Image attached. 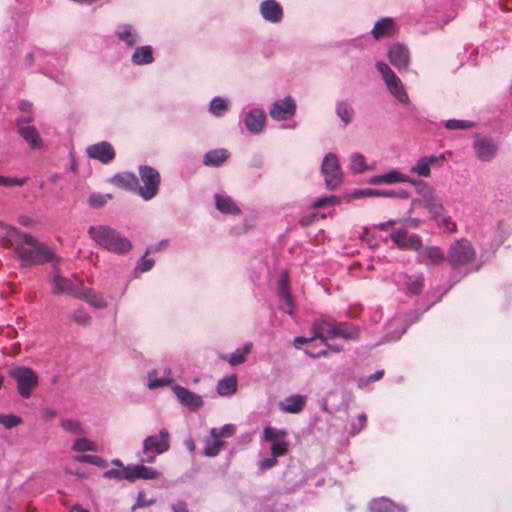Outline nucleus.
Instances as JSON below:
<instances>
[{"label": "nucleus", "mask_w": 512, "mask_h": 512, "mask_svg": "<svg viewBox=\"0 0 512 512\" xmlns=\"http://www.w3.org/2000/svg\"><path fill=\"white\" fill-rule=\"evenodd\" d=\"M15 256L23 266H35L51 263L54 268L59 263V258L54 251L44 242L38 241L28 233H22L13 248Z\"/></svg>", "instance_id": "nucleus-1"}, {"label": "nucleus", "mask_w": 512, "mask_h": 512, "mask_svg": "<svg viewBox=\"0 0 512 512\" xmlns=\"http://www.w3.org/2000/svg\"><path fill=\"white\" fill-rule=\"evenodd\" d=\"M312 332L323 342L341 338L356 340L359 337V328L350 322H338L328 315H321L312 324Z\"/></svg>", "instance_id": "nucleus-2"}, {"label": "nucleus", "mask_w": 512, "mask_h": 512, "mask_svg": "<svg viewBox=\"0 0 512 512\" xmlns=\"http://www.w3.org/2000/svg\"><path fill=\"white\" fill-rule=\"evenodd\" d=\"M88 234L97 245L116 254H125L132 248L129 239L107 225L90 226Z\"/></svg>", "instance_id": "nucleus-3"}, {"label": "nucleus", "mask_w": 512, "mask_h": 512, "mask_svg": "<svg viewBox=\"0 0 512 512\" xmlns=\"http://www.w3.org/2000/svg\"><path fill=\"white\" fill-rule=\"evenodd\" d=\"M476 251L467 239H460L453 242L447 254V261L453 270L462 271L465 274L477 271L480 265H474Z\"/></svg>", "instance_id": "nucleus-4"}, {"label": "nucleus", "mask_w": 512, "mask_h": 512, "mask_svg": "<svg viewBox=\"0 0 512 512\" xmlns=\"http://www.w3.org/2000/svg\"><path fill=\"white\" fill-rule=\"evenodd\" d=\"M412 185L415 186L416 193L420 198L412 200L409 212L416 206H422L427 209L431 217L440 216L441 211H444L445 208L442 199L437 195L434 188L422 180L412 181Z\"/></svg>", "instance_id": "nucleus-5"}, {"label": "nucleus", "mask_w": 512, "mask_h": 512, "mask_svg": "<svg viewBox=\"0 0 512 512\" xmlns=\"http://www.w3.org/2000/svg\"><path fill=\"white\" fill-rule=\"evenodd\" d=\"M170 449V434L166 428H161L156 435L147 436L142 443L141 451L138 456L142 463L152 464L156 457L167 452Z\"/></svg>", "instance_id": "nucleus-6"}, {"label": "nucleus", "mask_w": 512, "mask_h": 512, "mask_svg": "<svg viewBox=\"0 0 512 512\" xmlns=\"http://www.w3.org/2000/svg\"><path fill=\"white\" fill-rule=\"evenodd\" d=\"M8 374L16 381L19 395L24 399L30 398L39 383L37 374L26 366L12 367Z\"/></svg>", "instance_id": "nucleus-7"}, {"label": "nucleus", "mask_w": 512, "mask_h": 512, "mask_svg": "<svg viewBox=\"0 0 512 512\" xmlns=\"http://www.w3.org/2000/svg\"><path fill=\"white\" fill-rule=\"evenodd\" d=\"M139 175L142 185L138 184L137 194L145 201L153 199L159 191L161 176L150 166H140Z\"/></svg>", "instance_id": "nucleus-8"}, {"label": "nucleus", "mask_w": 512, "mask_h": 512, "mask_svg": "<svg viewBox=\"0 0 512 512\" xmlns=\"http://www.w3.org/2000/svg\"><path fill=\"white\" fill-rule=\"evenodd\" d=\"M376 68L381 74L388 91L402 104L409 103V97L399 77L385 62L376 63Z\"/></svg>", "instance_id": "nucleus-9"}, {"label": "nucleus", "mask_w": 512, "mask_h": 512, "mask_svg": "<svg viewBox=\"0 0 512 512\" xmlns=\"http://www.w3.org/2000/svg\"><path fill=\"white\" fill-rule=\"evenodd\" d=\"M321 172L324 176L327 188L334 190L342 181V171L338 158L333 153H328L322 162Z\"/></svg>", "instance_id": "nucleus-10"}, {"label": "nucleus", "mask_w": 512, "mask_h": 512, "mask_svg": "<svg viewBox=\"0 0 512 512\" xmlns=\"http://www.w3.org/2000/svg\"><path fill=\"white\" fill-rule=\"evenodd\" d=\"M473 149L480 161L490 162L498 153L499 143L491 137L476 136L473 141Z\"/></svg>", "instance_id": "nucleus-11"}, {"label": "nucleus", "mask_w": 512, "mask_h": 512, "mask_svg": "<svg viewBox=\"0 0 512 512\" xmlns=\"http://www.w3.org/2000/svg\"><path fill=\"white\" fill-rule=\"evenodd\" d=\"M32 121L31 116H21L17 119L18 132L20 136L26 141L31 149H41L43 141L34 126L29 125Z\"/></svg>", "instance_id": "nucleus-12"}, {"label": "nucleus", "mask_w": 512, "mask_h": 512, "mask_svg": "<svg viewBox=\"0 0 512 512\" xmlns=\"http://www.w3.org/2000/svg\"><path fill=\"white\" fill-rule=\"evenodd\" d=\"M296 111V104L292 97L287 96L284 99L275 101L270 109V116L277 121L286 120L292 117Z\"/></svg>", "instance_id": "nucleus-13"}, {"label": "nucleus", "mask_w": 512, "mask_h": 512, "mask_svg": "<svg viewBox=\"0 0 512 512\" xmlns=\"http://www.w3.org/2000/svg\"><path fill=\"white\" fill-rule=\"evenodd\" d=\"M352 196L354 198H361V197H385V198H399V199H407L409 198L410 194L405 189H372V188H366V189H359L355 190L352 193Z\"/></svg>", "instance_id": "nucleus-14"}, {"label": "nucleus", "mask_w": 512, "mask_h": 512, "mask_svg": "<svg viewBox=\"0 0 512 512\" xmlns=\"http://www.w3.org/2000/svg\"><path fill=\"white\" fill-rule=\"evenodd\" d=\"M172 390L177 400L191 411H196L203 405L202 397L185 387L174 385Z\"/></svg>", "instance_id": "nucleus-15"}, {"label": "nucleus", "mask_w": 512, "mask_h": 512, "mask_svg": "<svg viewBox=\"0 0 512 512\" xmlns=\"http://www.w3.org/2000/svg\"><path fill=\"white\" fill-rule=\"evenodd\" d=\"M86 151L90 158L99 160L103 164H108L115 158L114 148L106 141L91 145Z\"/></svg>", "instance_id": "nucleus-16"}, {"label": "nucleus", "mask_w": 512, "mask_h": 512, "mask_svg": "<svg viewBox=\"0 0 512 512\" xmlns=\"http://www.w3.org/2000/svg\"><path fill=\"white\" fill-rule=\"evenodd\" d=\"M415 181L407 174L401 173L396 169L390 170L389 172L372 176L369 179V183L372 185L381 184H395V183H411Z\"/></svg>", "instance_id": "nucleus-17"}, {"label": "nucleus", "mask_w": 512, "mask_h": 512, "mask_svg": "<svg viewBox=\"0 0 512 512\" xmlns=\"http://www.w3.org/2000/svg\"><path fill=\"white\" fill-rule=\"evenodd\" d=\"M278 294L281 301V310L285 313L292 315L294 311V300L289 291V280L287 273H283L279 280Z\"/></svg>", "instance_id": "nucleus-18"}, {"label": "nucleus", "mask_w": 512, "mask_h": 512, "mask_svg": "<svg viewBox=\"0 0 512 512\" xmlns=\"http://www.w3.org/2000/svg\"><path fill=\"white\" fill-rule=\"evenodd\" d=\"M127 472L126 480L130 482H134L137 479H156L160 475L154 468L147 467L143 464L127 465Z\"/></svg>", "instance_id": "nucleus-19"}, {"label": "nucleus", "mask_w": 512, "mask_h": 512, "mask_svg": "<svg viewBox=\"0 0 512 512\" xmlns=\"http://www.w3.org/2000/svg\"><path fill=\"white\" fill-rule=\"evenodd\" d=\"M307 402V397L300 394H293L278 403L279 410L283 413L298 414Z\"/></svg>", "instance_id": "nucleus-20"}, {"label": "nucleus", "mask_w": 512, "mask_h": 512, "mask_svg": "<svg viewBox=\"0 0 512 512\" xmlns=\"http://www.w3.org/2000/svg\"><path fill=\"white\" fill-rule=\"evenodd\" d=\"M266 120L264 111L260 108L251 109L244 118V123L249 132L258 134L263 130Z\"/></svg>", "instance_id": "nucleus-21"}, {"label": "nucleus", "mask_w": 512, "mask_h": 512, "mask_svg": "<svg viewBox=\"0 0 512 512\" xmlns=\"http://www.w3.org/2000/svg\"><path fill=\"white\" fill-rule=\"evenodd\" d=\"M390 63L398 70H406L409 65V51L401 44L393 45L388 51Z\"/></svg>", "instance_id": "nucleus-22"}, {"label": "nucleus", "mask_w": 512, "mask_h": 512, "mask_svg": "<svg viewBox=\"0 0 512 512\" xmlns=\"http://www.w3.org/2000/svg\"><path fill=\"white\" fill-rule=\"evenodd\" d=\"M260 13L262 17L271 23H278L283 18V10L275 0H265L260 4Z\"/></svg>", "instance_id": "nucleus-23"}, {"label": "nucleus", "mask_w": 512, "mask_h": 512, "mask_svg": "<svg viewBox=\"0 0 512 512\" xmlns=\"http://www.w3.org/2000/svg\"><path fill=\"white\" fill-rule=\"evenodd\" d=\"M445 260V255L438 247L429 246L424 248L418 256V262L426 266L439 265Z\"/></svg>", "instance_id": "nucleus-24"}, {"label": "nucleus", "mask_w": 512, "mask_h": 512, "mask_svg": "<svg viewBox=\"0 0 512 512\" xmlns=\"http://www.w3.org/2000/svg\"><path fill=\"white\" fill-rule=\"evenodd\" d=\"M52 282H53V289H52L53 294L67 293L74 297H81V295L79 294V289L74 285V283L71 280H69L59 274H56L53 277Z\"/></svg>", "instance_id": "nucleus-25"}, {"label": "nucleus", "mask_w": 512, "mask_h": 512, "mask_svg": "<svg viewBox=\"0 0 512 512\" xmlns=\"http://www.w3.org/2000/svg\"><path fill=\"white\" fill-rule=\"evenodd\" d=\"M21 234L22 232L15 227L0 221V244L3 247L14 248Z\"/></svg>", "instance_id": "nucleus-26"}, {"label": "nucleus", "mask_w": 512, "mask_h": 512, "mask_svg": "<svg viewBox=\"0 0 512 512\" xmlns=\"http://www.w3.org/2000/svg\"><path fill=\"white\" fill-rule=\"evenodd\" d=\"M111 182L120 188L134 191L137 193L139 180L133 173H118L112 177Z\"/></svg>", "instance_id": "nucleus-27"}, {"label": "nucleus", "mask_w": 512, "mask_h": 512, "mask_svg": "<svg viewBox=\"0 0 512 512\" xmlns=\"http://www.w3.org/2000/svg\"><path fill=\"white\" fill-rule=\"evenodd\" d=\"M395 33V23L392 18H382L377 21L372 29L373 37L378 40L382 37H390Z\"/></svg>", "instance_id": "nucleus-28"}, {"label": "nucleus", "mask_w": 512, "mask_h": 512, "mask_svg": "<svg viewBox=\"0 0 512 512\" xmlns=\"http://www.w3.org/2000/svg\"><path fill=\"white\" fill-rule=\"evenodd\" d=\"M214 198L215 206L220 212L233 215L240 213L239 207L228 195L217 193Z\"/></svg>", "instance_id": "nucleus-29"}, {"label": "nucleus", "mask_w": 512, "mask_h": 512, "mask_svg": "<svg viewBox=\"0 0 512 512\" xmlns=\"http://www.w3.org/2000/svg\"><path fill=\"white\" fill-rule=\"evenodd\" d=\"M370 509L372 512H406L404 507L394 504L385 497L372 500Z\"/></svg>", "instance_id": "nucleus-30"}, {"label": "nucleus", "mask_w": 512, "mask_h": 512, "mask_svg": "<svg viewBox=\"0 0 512 512\" xmlns=\"http://www.w3.org/2000/svg\"><path fill=\"white\" fill-rule=\"evenodd\" d=\"M116 35L119 40L123 41L127 46H133L138 40V34L135 29L128 24H121L116 29Z\"/></svg>", "instance_id": "nucleus-31"}, {"label": "nucleus", "mask_w": 512, "mask_h": 512, "mask_svg": "<svg viewBox=\"0 0 512 512\" xmlns=\"http://www.w3.org/2000/svg\"><path fill=\"white\" fill-rule=\"evenodd\" d=\"M252 343L247 342L243 347L236 349L233 353L223 357L232 366H236L245 362L247 355L251 352Z\"/></svg>", "instance_id": "nucleus-32"}, {"label": "nucleus", "mask_w": 512, "mask_h": 512, "mask_svg": "<svg viewBox=\"0 0 512 512\" xmlns=\"http://www.w3.org/2000/svg\"><path fill=\"white\" fill-rule=\"evenodd\" d=\"M228 156L227 150L215 149L205 154L203 162L206 166H220Z\"/></svg>", "instance_id": "nucleus-33"}, {"label": "nucleus", "mask_w": 512, "mask_h": 512, "mask_svg": "<svg viewBox=\"0 0 512 512\" xmlns=\"http://www.w3.org/2000/svg\"><path fill=\"white\" fill-rule=\"evenodd\" d=\"M79 294L81 295V297H79L80 299H84L85 301H87L90 305H92L95 308H104L107 305L104 298L101 295H98L96 292H94L91 289H87V288L80 289Z\"/></svg>", "instance_id": "nucleus-34"}, {"label": "nucleus", "mask_w": 512, "mask_h": 512, "mask_svg": "<svg viewBox=\"0 0 512 512\" xmlns=\"http://www.w3.org/2000/svg\"><path fill=\"white\" fill-rule=\"evenodd\" d=\"M132 62L137 65L149 64L153 62L152 49L150 46L138 47L133 55Z\"/></svg>", "instance_id": "nucleus-35"}, {"label": "nucleus", "mask_w": 512, "mask_h": 512, "mask_svg": "<svg viewBox=\"0 0 512 512\" xmlns=\"http://www.w3.org/2000/svg\"><path fill=\"white\" fill-rule=\"evenodd\" d=\"M237 389V379L235 376L226 377L218 381L217 392L221 396H229L235 393Z\"/></svg>", "instance_id": "nucleus-36"}, {"label": "nucleus", "mask_w": 512, "mask_h": 512, "mask_svg": "<svg viewBox=\"0 0 512 512\" xmlns=\"http://www.w3.org/2000/svg\"><path fill=\"white\" fill-rule=\"evenodd\" d=\"M349 169L352 173L359 174L371 168L366 164V159L362 154L353 153L349 158Z\"/></svg>", "instance_id": "nucleus-37"}, {"label": "nucleus", "mask_w": 512, "mask_h": 512, "mask_svg": "<svg viewBox=\"0 0 512 512\" xmlns=\"http://www.w3.org/2000/svg\"><path fill=\"white\" fill-rule=\"evenodd\" d=\"M287 435L285 429H277L271 426H266L263 429V440L271 442V444L286 439Z\"/></svg>", "instance_id": "nucleus-38"}, {"label": "nucleus", "mask_w": 512, "mask_h": 512, "mask_svg": "<svg viewBox=\"0 0 512 512\" xmlns=\"http://www.w3.org/2000/svg\"><path fill=\"white\" fill-rule=\"evenodd\" d=\"M405 284L409 292L419 294L424 286V275L422 273H417L407 276Z\"/></svg>", "instance_id": "nucleus-39"}, {"label": "nucleus", "mask_w": 512, "mask_h": 512, "mask_svg": "<svg viewBox=\"0 0 512 512\" xmlns=\"http://www.w3.org/2000/svg\"><path fill=\"white\" fill-rule=\"evenodd\" d=\"M60 426L64 431L74 434V435H85L86 434V430L82 426L81 422H79L78 420L69 419V418L62 419L60 421Z\"/></svg>", "instance_id": "nucleus-40"}, {"label": "nucleus", "mask_w": 512, "mask_h": 512, "mask_svg": "<svg viewBox=\"0 0 512 512\" xmlns=\"http://www.w3.org/2000/svg\"><path fill=\"white\" fill-rule=\"evenodd\" d=\"M228 110V101L222 97H214L209 105V112L216 116L222 117Z\"/></svg>", "instance_id": "nucleus-41"}, {"label": "nucleus", "mask_w": 512, "mask_h": 512, "mask_svg": "<svg viewBox=\"0 0 512 512\" xmlns=\"http://www.w3.org/2000/svg\"><path fill=\"white\" fill-rule=\"evenodd\" d=\"M336 114L347 125L352 120L353 109L348 102L341 101L336 105Z\"/></svg>", "instance_id": "nucleus-42"}, {"label": "nucleus", "mask_w": 512, "mask_h": 512, "mask_svg": "<svg viewBox=\"0 0 512 512\" xmlns=\"http://www.w3.org/2000/svg\"><path fill=\"white\" fill-rule=\"evenodd\" d=\"M72 450L77 452H96L98 450L97 444L85 437L78 438L72 445Z\"/></svg>", "instance_id": "nucleus-43"}, {"label": "nucleus", "mask_w": 512, "mask_h": 512, "mask_svg": "<svg viewBox=\"0 0 512 512\" xmlns=\"http://www.w3.org/2000/svg\"><path fill=\"white\" fill-rule=\"evenodd\" d=\"M440 228H442L446 233H454L456 231V224L452 221L451 217L445 214V210L441 211L440 216L432 217Z\"/></svg>", "instance_id": "nucleus-44"}, {"label": "nucleus", "mask_w": 512, "mask_h": 512, "mask_svg": "<svg viewBox=\"0 0 512 512\" xmlns=\"http://www.w3.org/2000/svg\"><path fill=\"white\" fill-rule=\"evenodd\" d=\"M223 442L219 438L207 439L203 454L208 457H215L219 454Z\"/></svg>", "instance_id": "nucleus-45"}, {"label": "nucleus", "mask_w": 512, "mask_h": 512, "mask_svg": "<svg viewBox=\"0 0 512 512\" xmlns=\"http://www.w3.org/2000/svg\"><path fill=\"white\" fill-rule=\"evenodd\" d=\"M156 371H151L148 374V387L149 389H155L158 387L168 386L172 383V379L169 376H163L158 378Z\"/></svg>", "instance_id": "nucleus-46"}, {"label": "nucleus", "mask_w": 512, "mask_h": 512, "mask_svg": "<svg viewBox=\"0 0 512 512\" xmlns=\"http://www.w3.org/2000/svg\"><path fill=\"white\" fill-rule=\"evenodd\" d=\"M410 172L417 174L420 177H429L431 174V167L425 157H421L417 160L416 164L411 167Z\"/></svg>", "instance_id": "nucleus-47"}, {"label": "nucleus", "mask_w": 512, "mask_h": 512, "mask_svg": "<svg viewBox=\"0 0 512 512\" xmlns=\"http://www.w3.org/2000/svg\"><path fill=\"white\" fill-rule=\"evenodd\" d=\"M46 57L47 54L42 49L35 48L25 56V63L28 67L32 66L34 62H38L39 65H42V62Z\"/></svg>", "instance_id": "nucleus-48"}, {"label": "nucleus", "mask_w": 512, "mask_h": 512, "mask_svg": "<svg viewBox=\"0 0 512 512\" xmlns=\"http://www.w3.org/2000/svg\"><path fill=\"white\" fill-rule=\"evenodd\" d=\"M71 319L76 324H79L82 326H88L91 323V317L82 308H78V309L74 310L71 314Z\"/></svg>", "instance_id": "nucleus-49"}, {"label": "nucleus", "mask_w": 512, "mask_h": 512, "mask_svg": "<svg viewBox=\"0 0 512 512\" xmlns=\"http://www.w3.org/2000/svg\"><path fill=\"white\" fill-rule=\"evenodd\" d=\"M236 431V427L233 424H225L221 428H212L210 435L212 438L230 437Z\"/></svg>", "instance_id": "nucleus-50"}, {"label": "nucleus", "mask_w": 512, "mask_h": 512, "mask_svg": "<svg viewBox=\"0 0 512 512\" xmlns=\"http://www.w3.org/2000/svg\"><path fill=\"white\" fill-rule=\"evenodd\" d=\"M392 241L400 248L408 247L407 242V231L403 229H397L393 231L390 235Z\"/></svg>", "instance_id": "nucleus-51"}, {"label": "nucleus", "mask_w": 512, "mask_h": 512, "mask_svg": "<svg viewBox=\"0 0 512 512\" xmlns=\"http://www.w3.org/2000/svg\"><path fill=\"white\" fill-rule=\"evenodd\" d=\"M111 199L110 194L93 193L89 196L88 203L90 206L99 208L105 205Z\"/></svg>", "instance_id": "nucleus-52"}, {"label": "nucleus", "mask_w": 512, "mask_h": 512, "mask_svg": "<svg viewBox=\"0 0 512 512\" xmlns=\"http://www.w3.org/2000/svg\"><path fill=\"white\" fill-rule=\"evenodd\" d=\"M22 422V419L19 416L13 414H0V424H2L5 428L11 429Z\"/></svg>", "instance_id": "nucleus-53"}, {"label": "nucleus", "mask_w": 512, "mask_h": 512, "mask_svg": "<svg viewBox=\"0 0 512 512\" xmlns=\"http://www.w3.org/2000/svg\"><path fill=\"white\" fill-rule=\"evenodd\" d=\"M271 455L274 457L284 456L288 452V442L286 439L278 441L277 443H272L271 447Z\"/></svg>", "instance_id": "nucleus-54"}, {"label": "nucleus", "mask_w": 512, "mask_h": 512, "mask_svg": "<svg viewBox=\"0 0 512 512\" xmlns=\"http://www.w3.org/2000/svg\"><path fill=\"white\" fill-rule=\"evenodd\" d=\"M472 126L473 123L467 120L450 119L445 123V127L449 130H464L471 128Z\"/></svg>", "instance_id": "nucleus-55"}, {"label": "nucleus", "mask_w": 512, "mask_h": 512, "mask_svg": "<svg viewBox=\"0 0 512 512\" xmlns=\"http://www.w3.org/2000/svg\"><path fill=\"white\" fill-rule=\"evenodd\" d=\"M28 178H18V177H7L0 175V186L3 187H13V186H23L26 184Z\"/></svg>", "instance_id": "nucleus-56"}, {"label": "nucleus", "mask_w": 512, "mask_h": 512, "mask_svg": "<svg viewBox=\"0 0 512 512\" xmlns=\"http://www.w3.org/2000/svg\"><path fill=\"white\" fill-rule=\"evenodd\" d=\"M128 472H127V466L123 467L122 469H116L112 468L103 473V477L106 479H116V480H122L126 479Z\"/></svg>", "instance_id": "nucleus-57"}, {"label": "nucleus", "mask_w": 512, "mask_h": 512, "mask_svg": "<svg viewBox=\"0 0 512 512\" xmlns=\"http://www.w3.org/2000/svg\"><path fill=\"white\" fill-rule=\"evenodd\" d=\"M155 503V499H147L145 494L143 492L138 493L137 500L135 504L133 505L132 509L135 510L136 508L141 507H148Z\"/></svg>", "instance_id": "nucleus-58"}, {"label": "nucleus", "mask_w": 512, "mask_h": 512, "mask_svg": "<svg viewBox=\"0 0 512 512\" xmlns=\"http://www.w3.org/2000/svg\"><path fill=\"white\" fill-rule=\"evenodd\" d=\"M154 266V260L153 259H147L145 256H143L136 266V271L140 272H148L152 269Z\"/></svg>", "instance_id": "nucleus-59"}, {"label": "nucleus", "mask_w": 512, "mask_h": 512, "mask_svg": "<svg viewBox=\"0 0 512 512\" xmlns=\"http://www.w3.org/2000/svg\"><path fill=\"white\" fill-rule=\"evenodd\" d=\"M335 203H337V197H335V196L321 197V198H317L316 200H314V202L312 203V206L314 208H320L325 205H333Z\"/></svg>", "instance_id": "nucleus-60"}, {"label": "nucleus", "mask_w": 512, "mask_h": 512, "mask_svg": "<svg viewBox=\"0 0 512 512\" xmlns=\"http://www.w3.org/2000/svg\"><path fill=\"white\" fill-rule=\"evenodd\" d=\"M358 421H359V427H357L355 424L351 425V429L349 431V434L356 435L358 434L363 428H365L367 423V416L365 413H361L358 415Z\"/></svg>", "instance_id": "nucleus-61"}, {"label": "nucleus", "mask_w": 512, "mask_h": 512, "mask_svg": "<svg viewBox=\"0 0 512 512\" xmlns=\"http://www.w3.org/2000/svg\"><path fill=\"white\" fill-rule=\"evenodd\" d=\"M277 464V458L272 456L268 458H264L259 461V469L260 470H269L273 468Z\"/></svg>", "instance_id": "nucleus-62"}, {"label": "nucleus", "mask_w": 512, "mask_h": 512, "mask_svg": "<svg viewBox=\"0 0 512 512\" xmlns=\"http://www.w3.org/2000/svg\"><path fill=\"white\" fill-rule=\"evenodd\" d=\"M426 161L428 162V164L430 165V167L432 165H440L442 164L445 160H446V157H445V154H439V155H430V156H424Z\"/></svg>", "instance_id": "nucleus-63"}, {"label": "nucleus", "mask_w": 512, "mask_h": 512, "mask_svg": "<svg viewBox=\"0 0 512 512\" xmlns=\"http://www.w3.org/2000/svg\"><path fill=\"white\" fill-rule=\"evenodd\" d=\"M408 247L414 250H418L421 247V239L418 235H411L407 237Z\"/></svg>", "instance_id": "nucleus-64"}]
</instances>
